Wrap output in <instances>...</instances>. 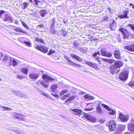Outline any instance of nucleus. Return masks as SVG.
Here are the masks:
<instances>
[{
    "instance_id": "f257e3e1",
    "label": "nucleus",
    "mask_w": 134,
    "mask_h": 134,
    "mask_svg": "<svg viewBox=\"0 0 134 134\" xmlns=\"http://www.w3.org/2000/svg\"><path fill=\"white\" fill-rule=\"evenodd\" d=\"M119 117L122 121L126 122L129 119V116L127 114H125L122 113H120L119 114Z\"/></svg>"
},
{
    "instance_id": "f03ea898",
    "label": "nucleus",
    "mask_w": 134,
    "mask_h": 134,
    "mask_svg": "<svg viewBox=\"0 0 134 134\" xmlns=\"http://www.w3.org/2000/svg\"><path fill=\"white\" fill-rule=\"evenodd\" d=\"M129 72L127 71H124L121 72L119 76V78L121 80L124 81L128 79Z\"/></svg>"
},
{
    "instance_id": "7ed1b4c3",
    "label": "nucleus",
    "mask_w": 134,
    "mask_h": 134,
    "mask_svg": "<svg viewBox=\"0 0 134 134\" xmlns=\"http://www.w3.org/2000/svg\"><path fill=\"white\" fill-rule=\"evenodd\" d=\"M100 52L101 55L103 56H105L109 58H110L112 56V55L111 52L107 51L105 48L102 49L101 50Z\"/></svg>"
},
{
    "instance_id": "20e7f679",
    "label": "nucleus",
    "mask_w": 134,
    "mask_h": 134,
    "mask_svg": "<svg viewBox=\"0 0 134 134\" xmlns=\"http://www.w3.org/2000/svg\"><path fill=\"white\" fill-rule=\"evenodd\" d=\"M108 126L110 131H113L116 128V123L115 121L111 120L110 121Z\"/></svg>"
},
{
    "instance_id": "39448f33",
    "label": "nucleus",
    "mask_w": 134,
    "mask_h": 134,
    "mask_svg": "<svg viewBox=\"0 0 134 134\" xmlns=\"http://www.w3.org/2000/svg\"><path fill=\"white\" fill-rule=\"evenodd\" d=\"M102 104L101 102H99L97 106L96 110L97 112V113L99 115H103L104 114V111L102 109L101 107V106H103V104Z\"/></svg>"
},
{
    "instance_id": "423d86ee",
    "label": "nucleus",
    "mask_w": 134,
    "mask_h": 134,
    "mask_svg": "<svg viewBox=\"0 0 134 134\" xmlns=\"http://www.w3.org/2000/svg\"><path fill=\"white\" fill-rule=\"evenodd\" d=\"M103 107L104 108L110 111L109 114L111 115H114L115 111L111 108H110L109 106L105 104H103Z\"/></svg>"
},
{
    "instance_id": "0eeeda50",
    "label": "nucleus",
    "mask_w": 134,
    "mask_h": 134,
    "mask_svg": "<svg viewBox=\"0 0 134 134\" xmlns=\"http://www.w3.org/2000/svg\"><path fill=\"white\" fill-rule=\"evenodd\" d=\"M12 29L14 30L17 32H21L25 34H27V33L26 32L23 30L21 29V27H16V26H13Z\"/></svg>"
},
{
    "instance_id": "6e6552de",
    "label": "nucleus",
    "mask_w": 134,
    "mask_h": 134,
    "mask_svg": "<svg viewBox=\"0 0 134 134\" xmlns=\"http://www.w3.org/2000/svg\"><path fill=\"white\" fill-rule=\"evenodd\" d=\"M10 64H12L14 66L17 65L18 63V60L11 57H10Z\"/></svg>"
},
{
    "instance_id": "1a4fd4ad",
    "label": "nucleus",
    "mask_w": 134,
    "mask_h": 134,
    "mask_svg": "<svg viewBox=\"0 0 134 134\" xmlns=\"http://www.w3.org/2000/svg\"><path fill=\"white\" fill-rule=\"evenodd\" d=\"M12 92L14 95L18 96L23 97H25V95L24 93L20 92L19 91L13 90L12 91Z\"/></svg>"
},
{
    "instance_id": "9d476101",
    "label": "nucleus",
    "mask_w": 134,
    "mask_h": 134,
    "mask_svg": "<svg viewBox=\"0 0 134 134\" xmlns=\"http://www.w3.org/2000/svg\"><path fill=\"white\" fill-rule=\"evenodd\" d=\"M84 116L86 119L93 122H94L96 121L95 118L87 114H85Z\"/></svg>"
},
{
    "instance_id": "9b49d317",
    "label": "nucleus",
    "mask_w": 134,
    "mask_h": 134,
    "mask_svg": "<svg viewBox=\"0 0 134 134\" xmlns=\"http://www.w3.org/2000/svg\"><path fill=\"white\" fill-rule=\"evenodd\" d=\"M84 116L86 119L93 122H94L96 121L95 118L87 114H85Z\"/></svg>"
},
{
    "instance_id": "f8f14e48",
    "label": "nucleus",
    "mask_w": 134,
    "mask_h": 134,
    "mask_svg": "<svg viewBox=\"0 0 134 134\" xmlns=\"http://www.w3.org/2000/svg\"><path fill=\"white\" fill-rule=\"evenodd\" d=\"M35 48L36 49L44 53H46L48 51L47 49L45 46H40L37 45L36 47Z\"/></svg>"
},
{
    "instance_id": "ddd939ff",
    "label": "nucleus",
    "mask_w": 134,
    "mask_h": 134,
    "mask_svg": "<svg viewBox=\"0 0 134 134\" xmlns=\"http://www.w3.org/2000/svg\"><path fill=\"white\" fill-rule=\"evenodd\" d=\"M12 115L17 119L22 120V121H24L25 120V119L21 117V116H24L22 114L17 113L15 112H13L12 113Z\"/></svg>"
},
{
    "instance_id": "4468645a",
    "label": "nucleus",
    "mask_w": 134,
    "mask_h": 134,
    "mask_svg": "<svg viewBox=\"0 0 134 134\" xmlns=\"http://www.w3.org/2000/svg\"><path fill=\"white\" fill-rule=\"evenodd\" d=\"M37 83L40 86H41L47 88L48 86V84L47 83L41 80H39Z\"/></svg>"
},
{
    "instance_id": "2eb2a0df",
    "label": "nucleus",
    "mask_w": 134,
    "mask_h": 134,
    "mask_svg": "<svg viewBox=\"0 0 134 134\" xmlns=\"http://www.w3.org/2000/svg\"><path fill=\"white\" fill-rule=\"evenodd\" d=\"M128 129L131 132H134V122H131L128 124Z\"/></svg>"
},
{
    "instance_id": "dca6fc26",
    "label": "nucleus",
    "mask_w": 134,
    "mask_h": 134,
    "mask_svg": "<svg viewBox=\"0 0 134 134\" xmlns=\"http://www.w3.org/2000/svg\"><path fill=\"white\" fill-rule=\"evenodd\" d=\"M39 76V75L38 73H32L30 74L29 76L30 78L32 80L37 79Z\"/></svg>"
},
{
    "instance_id": "f3484780",
    "label": "nucleus",
    "mask_w": 134,
    "mask_h": 134,
    "mask_svg": "<svg viewBox=\"0 0 134 134\" xmlns=\"http://www.w3.org/2000/svg\"><path fill=\"white\" fill-rule=\"evenodd\" d=\"M71 110L72 111L71 112L75 114L80 115L82 114V111L80 109H71Z\"/></svg>"
},
{
    "instance_id": "a211bd4d",
    "label": "nucleus",
    "mask_w": 134,
    "mask_h": 134,
    "mask_svg": "<svg viewBox=\"0 0 134 134\" xmlns=\"http://www.w3.org/2000/svg\"><path fill=\"white\" fill-rule=\"evenodd\" d=\"M42 77L43 79L46 82L48 81L53 80L55 79H54L48 76L46 74H43Z\"/></svg>"
},
{
    "instance_id": "6ab92c4d",
    "label": "nucleus",
    "mask_w": 134,
    "mask_h": 134,
    "mask_svg": "<svg viewBox=\"0 0 134 134\" xmlns=\"http://www.w3.org/2000/svg\"><path fill=\"white\" fill-rule=\"evenodd\" d=\"M128 12H129L127 11H125L123 13V14L118 15V16L119 18H120L121 19H123L125 18H128V17L127 16V15Z\"/></svg>"
},
{
    "instance_id": "aec40b11",
    "label": "nucleus",
    "mask_w": 134,
    "mask_h": 134,
    "mask_svg": "<svg viewBox=\"0 0 134 134\" xmlns=\"http://www.w3.org/2000/svg\"><path fill=\"white\" fill-rule=\"evenodd\" d=\"M125 48L129 51L134 52V44L126 46L125 47Z\"/></svg>"
},
{
    "instance_id": "412c9836",
    "label": "nucleus",
    "mask_w": 134,
    "mask_h": 134,
    "mask_svg": "<svg viewBox=\"0 0 134 134\" xmlns=\"http://www.w3.org/2000/svg\"><path fill=\"white\" fill-rule=\"evenodd\" d=\"M3 20L6 21H8L11 23H12L13 22V19L11 17L6 14L5 15Z\"/></svg>"
},
{
    "instance_id": "4be33fe9",
    "label": "nucleus",
    "mask_w": 134,
    "mask_h": 134,
    "mask_svg": "<svg viewBox=\"0 0 134 134\" xmlns=\"http://www.w3.org/2000/svg\"><path fill=\"white\" fill-rule=\"evenodd\" d=\"M114 57L117 59H120V52L119 50H116L114 53Z\"/></svg>"
},
{
    "instance_id": "5701e85b",
    "label": "nucleus",
    "mask_w": 134,
    "mask_h": 134,
    "mask_svg": "<svg viewBox=\"0 0 134 134\" xmlns=\"http://www.w3.org/2000/svg\"><path fill=\"white\" fill-rule=\"evenodd\" d=\"M70 56L72 58L76 59L79 62H81L82 61V59L81 58L73 54H70Z\"/></svg>"
},
{
    "instance_id": "b1692460",
    "label": "nucleus",
    "mask_w": 134,
    "mask_h": 134,
    "mask_svg": "<svg viewBox=\"0 0 134 134\" xmlns=\"http://www.w3.org/2000/svg\"><path fill=\"white\" fill-rule=\"evenodd\" d=\"M30 4L28 2H24L21 4V8L23 9L24 10L28 7Z\"/></svg>"
},
{
    "instance_id": "393cba45",
    "label": "nucleus",
    "mask_w": 134,
    "mask_h": 134,
    "mask_svg": "<svg viewBox=\"0 0 134 134\" xmlns=\"http://www.w3.org/2000/svg\"><path fill=\"white\" fill-rule=\"evenodd\" d=\"M114 64L117 68H120L123 65L122 63L120 61H116L114 63Z\"/></svg>"
},
{
    "instance_id": "a878e982",
    "label": "nucleus",
    "mask_w": 134,
    "mask_h": 134,
    "mask_svg": "<svg viewBox=\"0 0 134 134\" xmlns=\"http://www.w3.org/2000/svg\"><path fill=\"white\" fill-rule=\"evenodd\" d=\"M116 67L114 65H111L110 67V70L111 72L113 74L115 72V71L117 69Z\"/></svg>"
},
{
    "instance_id": "bb28decb",
    "label": "nucleus",
    "mask_w": 134,
    "mask_h": 134,
    "mask_svg": "<svg viewBox=\"0 0 134 134\" xmlns=\"http://www.w3.org/2000/svg\"><path fill=\"white\" fill-rule=\"evenodd\" d=\"M101 59L103 61L110 63H113L114 61V60L113 59H105L102 58H101Z\"/></svg>"
},
{
    "instance_id": "cd10ccee",
    "label": "nucleus",
    "mask_w": 134,
    "mask_h": 134,
    "mask_svg": "<svg viewBox=\"0 0 134 134\" xmlns=\"http://www.w3.org/2000/svg\"><path fill=\"white\" fill-rule=\"evenodd\" d=\"M40 15L42 17L45 16L47 13V10L44 9L41 10L39 12Z\"/></svg>"
},
{
    "instance_id": "c85d7f7f",
    "label": "nucleus",
    "mask_w": 134,
    "mask_h": 134,
    "mask_svg": "<svg viewBox=\"0 0 134 134\" xmlns=\"http://www.w3.org/2000/svg\"><path fill=\"white\" fill-rule=\"evenodd\" d=\"M58 86L57 84H53L51 86V90L53 92H55Z\"/></svg>"
},
{
    "instance_id": "c756f323",
    "label": "nucleus",
    "mask_w": 134,
    "mask_h": 134,
    "mask_svg": "<svg viewBox=\"0 0 134 134\" xmlns=\"http://www.w3.org/2000/svg\"><path fill=\"white\" fill-rule=\"evenodd\" d=\"M126 125H124L119 124L118 125L117 128L122 132L125 129Z\"/></svg>"
},
{
    "instance_id": "7c9ffc66",
    "label": "nucleus",
    "mask_w": 134,
    "mask_h": 134,
    "mask_svg": "<svg viewBox=\"0 0 134 134\" xmlns=\"http://www.w3.org/2000/svg\"><path fill=\"white\" fill-rule=\"evenodd\" d=\"M83 97L85 99H86L87 100H93L94 99V97L90 96L88 94L85 95Z\"/></svg>"
},
{
    "instance_id": "2f4dec72",
    "label": "nucleus",
    "mask_w": 134,
    "mask_h": 134,
    "mask_svg": "<svg viewBox=\"0 0 134 134\" xmlns=\"http://www.w3.org/2000/svg\"><path fill=\"white\" fill-rule=\"evenodd\" d=\"M0 107L1 109H2L3 111L5 110L9 111L12 110V109H11L10 108L8 107L3 106H0Z\"/></svg>"
},
{
    "instance_id": "473e14b6",
    "label": "nucleus",
    "mask_w": 134,
    "mask_h": 134,
    "mask_svg": "<svg viewBox=\"0 0 134 134\" xmlns=\"http://www.w3.org/2000/svg\"><path fill=\"white\" fill-rule=\"evenodd\" d=\"M28 70L26 68H23L21 69V71L24 74L27 75V74Z\"/></svg>"
},
{
    "instance_id": "72a5a7b5",
    "label": "nucleus",
    "mask_w": 134,
    "mask_h": 134,
    "mask_svg": "<svg viewBox=\"0 0 134 134\" xmlns=\"http://www.w3.org/2000/svg\"><path fill=\"white\" fill-rule=\"evenodd\" d=\"M68 92L69 91L68 90H65L62 91L61 92H60L59 93V95L60 96H62L64 94Z\"/></svg>"
},
{
    "instance_id": "f704fd0d",
    "label": "nucleus",
    "mask_w": 134,
    "mask_h": 134,
    "mask_svg": "<svg viewBox=\"0 0 134 134\" xmlns=\"http://www.w3.org/2000/svg\"><path fill=\"white\" fill-rule=\"evenodd\" d=\"M24 43L30 47H31L32 46L31 43L30 41H24Z\"/></svg>"
},
{
    "instance_id": "c9c22d12",
    "label": "nucleus",
    "mask_w": 134,
    "mask_h": 134,
    "mask_svg": "<svg viewBox=\"0 0 134 134\" xmlns=\"http://www.w3.org/2000/svg\"><path fill=\"white\" fill-rule=\"evenodd\" d=\"M35 41L37 42H40L41 43H44V42L43 40L39 38H38V37H36L35 39Z\"/></svg>"
},
{
    "instance_id": "e433bc0d",
    "label": "nucleus",
    "mask_w": 134,
    "mask_h": 134,
    "mask_svg": "<svg viewBox=\"0 0 134 134\" xmlns=\"http://www.w3.org/2000/svg\"><path fill=\"white\" fill-rule=\"evenodd\" d=\"M122 133L121 131L117 128L115 131L114 134H122Z\"/></svg>"
},
{
    "instance_id": "4c0bfd02",
    "label": "nucleus",
    "mask_w": 134,
    "mask_h": 134,
    "mask_svg": "<svg viewBox=\"0 0 134 134\" xmlns=\"http://www.w3.org/2000/svg\"><path fill=\"white\" fill-rule=\"evenodd\" d=\"M10 57L8 55L5 54L3 56V59L4 60H7L10 59Z\"/></svg>"
},
{
    "instance_id": "58836bf2",
    "label": "nucleus",
    "mask_w": 134,
    "mask_h": 134,
    "mask_svg": "<svg viewBox=\"0 0 134 134\" xmlns=\"http://www.w3.org/2000/svg\"><path fill=\"white\" fill-rule=\"evenodd\" d=\"M116 25L114 24V23H113L111 25H110V26L111 29L112 30H113L116 27Z\"/></svg>"
},
{
    "instance_id": "ea45409f",
    "label": "nucleus",
    "mask_w": 134,
    "mask_h": 134,
    "mask_svg": "<svg viewBox=\"0 0 134 134\" xmlns=\"http://www.w3.org/2000/svg\"><path fill=\"white\" fill-rule=\"evenodd\" d=\"M85 63L88 65L89 66L91 67L92 64L93 63V62H91L90 61H88V60H86L85 61Z\"/></svg>"
},
{
    "instance_id": "a19ab883",
    "label": "nucleus",
    "mask_w": 134,
    "mask_h": 134,
    "mask_svg": "<svg viewBox=\"0 0 134 134\" xmlns=\"http://www.w3.org/2000/svg\"><path fill=\"white\" fill-rule=\"evenodd\" d=\"M74 98V96H73L70 97L67 100L65 101V103H66L68 102L69 101H70L71 100H72Z\"/></svg>"
},
{
    "instance_id": "79ce46f5",
    "label": "nucleus",
    "mask_w": 134,
    "mask_h": 134,
    "mask_svg": "<svg viewBox=\"0 0 134 134\" xmlns=\"http://www.w3.org/2000/svg\"><path fill=\"white\" fill-rule=\"evenodd\" d=\"M12 131L14 132L15 133L17 134H23L21 132L19 131L15 130H12Z\"/></svg>"
},
{
    "instance_id": "37998d69",
    "label": "nucleus",
    "mask_w": 134,
    "mask_h": 134,
    "mask_svg": "<svg viewBox=\"0 0 134 134\" xmlns=\"http://www.w3.org/2000/svg\"><path fill=\"white\" fill-rule=\"evenodd\" d=\"M92 68H94L96 69H98V66L95 63H93L92 66L91 67Z\"/></svg>"
},
{
    "instance_id": "c03bdc74",
    "label": "nucleus",
    "mask_w": 134,
    "mask_h": 134,
    "mask_svg": "<svg viewBox=\"0 0 134 134\" xmlns=\"http://www.w3.org/2000/svg\"><path fill=\"white\" fill-rule=\"evenodd\" d=\"M22 24L23 26L27 29H29V27L26 23L24 22L21 21Z\"/></svg>"
},
{
    "instance_id": "a18cd8bd",
    "label": "nucleus",
    "mask_w": 134,
    "mask_h": 134,
    "mask_svg": "<svg viewBox=\"0 0 134 134\" xmlns=\"http://www.w3.org/2000/svg\"><path fill=\"white\" fill-rule=\"evenodd\" d=\"M100 57H96L95 58V59H96V60L98 62L99 64H101V61L100 60Z\"/></svg>"
},
{
    "instance_id": "49530a36",
    "label": "nucleus",
    "mask_w": 134,
    "mask_h": 134,
    "mask_svg": "<svg viewBox=\"0 0 134 134\" xmlns=\"http://www.w3.org/2000/svg\"><path fill=\"white\" fill-rule=\"evenodd\" d=\"M124 37L125 39V38H127L129 36V34L128 33H124Z\"/></svg>"
},
{
    "instance_id": "de8ad7c7",
    "label": "nucleus",
    "mask_w": 134,
    "mask_h": 134,
    "mask_svg": "<svg viewBox=\"0 0 134 134\" xmlns=\"http://www.w3.org/2000/svg\"><path fill=\"white\" fill-rule=\"evenodd\" d=\"M41 94L46 96L48 98L49 97V96L48 93L43 92H42L41 93Z\"/></svg>"
},
{
    "instance_id": "09e8293b",
    "label": "nucleus",
    "mask_w": 134,
    "mask_h": 134,
    "mask_svg": "<svg viewBox=\"0 0 134 134\" xmlns=\"http://www.w3.org/2000/svg\"><path fill=\"white\" fill-rule=\"evenodd\" d=\"M50 32L51 33L54 34H57L56 31L55 30H54V29H51V30Z\"/></svg>"
},
{
    "instance_id": "8fccbe9b",
    "label": "nucleus",
    "mask_w": 134,
    "mask_h": 134,
    "mask_svg": "<svg viewBox=\"0 0 134 134\" xmlns=\"http://www.w3.org/2000/svg\"><path fill=\"white\" fill-rule=\"evenodd\" d=\"M129 85L130 86H134V81H131L129 83Z\"/></svg>"
},
{
    "instance_id": "3c124183",
    "label": "nucleus",
    "mask_w": 134,
    "mask_h": 134,
    "mask_svg": "<svg viewBox=\"0 0 134 134\" xmlns=\"http://www.w3.org/2000/svg\"><path fill=\"white\" fill-rule=\"evenodd\" d=\"M128 26L134 31V24L133 25L129 24L128 25Z\"/></svg>"
},
{
    "instance_id": "603ef678",
    "label": "nucleus",
    "mask_w": 134,
    "mask_h": 134,
    "mask_svg": "<svg viewBox=\"0 0 134 134\" xmlns=\"http://www.w3.org/2000/svg\"><path fill=\"white\" fill-rule=\"evenodd\" d=\"M110 19L109 18V17L108 16L106 17L103 20L104 21H110Z\"/></svg>"
},
{
    "instance_id": "864d4df0",
    "label": "nucleus",
    "mask_w": 134,
    "mask_h": 134,
    "mask_svg": "<svg viewBox=\"0 0 134 134\" xmlns=\"http://www.w3.org/2000/svg\"><path fill=\"white\" fill-rule=\"evenodd\" d=\"M34 1L35 2L36 4L37 5H39L40 3H41L40 1H37V0H34Z\"/></svg>"
},
{
    "instance_id": "5fc2aeb1",
    "label": "nucleus",
    "mask_w": 134,
    "mask_h": 134,
    "mask_svg": "<svg viewBox=\"0 0 134 134\" xmlns=\"http://www.w3.org/2000/svg\"><path fill=\"white\" fill-rule=\"evenodd\" d=\"M30 15L31 16H34L35 17H36L37 16V14L36 12H34L32 13H29Z\"/></svg>"
},
{
    "instance_id": "6e6d98bb",
    "label": "nucleus",
    "mask_w": 134,
    "mask_h": 134,
    "mask_svg": "<svg viewBox=\"0 0 134 134\" xmlns=\"http://www.w3.org/2000/svg\"><path fill=\"white\" fill-rule=\"evenodd\" d=\"M24 38V37H19L18 40L20 42H22L23 41V39Z\"/></svg>"
},
{
    "instance_id": "4d7b16f0",
    "label": "nucleus",
    "mask_w": 134,
    "mask_h": 134,
    "mask_svg": "<svg viewBox=\"0 0 134 134\" xmlns=\"http://www.w3.org/2000/svg\"><path fill=\"white\" fill-rule=\"evenodd\" d=\"M78 93L80 94H85L86 93L84 92H83L81 90H79Z\"/></svg>"
},
{
    "instance_id": "13d9d810",
    "label": "nucleus",
    "mask_w": 134,
    "mask_h": 134,
    "mask_svg": "<svg viewBox=\"0 0 134 134\" xmlns=\"http://www.w3.org/2000/svg\"><path fill=\"white\" fill-rule=\"evenodd\" d=\"M119 30L123 34H124L125 32H124V31H125V29L123 28H121L119 29Z\"/></svg>"
},
{
    "instance_id": "bf43d9fd",
    "label": "nucleus",
    "mask_w": 134,
    "mask_h": 134,
    "mask_svg": "<svg viewBox=\"0 0 134 134\" xmlns=\"http://www.w3.org/2000/svg\"><path fill=\"white\" fill-rule=\"evenodd\" d=\"M17 77L18 78H19L20 79H22L24 78V77L23 76L19 75L17 76Z\"/></svg>"
},
{
    "instance_id": "052dcab7",
    "label": "nucleus",
    "mask_w": 134,
    "mask_h": 134,
    "mask_svg": "<svg viewBox=\"0 0 134 134\" xmlns=\"http://www.w3.org/2000/svg\"><path fill=\"white\" fill-rule=\"evenodd\" d=\"M5 13L4 11L3 10H0V18H1V15Z\"/></svg>"
},
{
    "instance_id": "680f3d73",
    "label": "nucleus",
    "mask_w": 134,
    "mask_h": 134,
    "mask_svg": "<svg viewBox=\"0 0 134 134\" xmlns=\"http://www.w3.org/2000/svg\"><path fill=\"white\" fill-rule=\"evenodd\" d=\"M54 51L51 50L49 51V52L48 53V54L49 55L51 54L52 53H54Z\"/></svg>"
},
{
    "instance_id": "e2e57ef3",
    "label": "nucleus",
    "mask_w": 134,
    "mask_h": 134,
    "mask_svg": "<svg viewBox=\"0 0 134 134\" xmlns=\"http://www.w3.org/2000/svg\"><path fill=\"white\" fill-rule=\"evenodd\" d=\"M66 98L65 97V96L64 95L62 97L61 99L63 100L66 99Z\"/></svg>"
},
{
    "instance_id": "0e129e2a",
    "label": "nucleus",
    "mask_w": 134,
    "mask_h": 134,
    "mask_svg": "<svg viewBox=\"0 0 134 134\" xmlns=\"http://www.w3.org/2000/svg\"><path fill=\"white\" fill-rule=\"evenodd\" d=\"M85 109L86 110H87V111H91L93 109V108H86Z\"/></svg>"
},
{
    "instance_id": "69168bd1",
    "label": "nucleus",
    "mask_w": 134,
    "mask_h": 134,
    "mask_svg": "<svg viewBox=\"0 0 134 134\" xmlns=\"http://www.w3.org/2000/svg\"><path fill=\"white\" fill-rule=\"evenodd\" d=\"M73 65L74 66H79V65L78 64H77L75 63L74 62H73V64H72V65Z\"/></svg>"
},
{
    "instance_id": "338daca9",
    "label": "nucleus",
    "mask_w": 134,
    "mask_h": 134,
    "mask_svg": "<svg viewBox=\"0 0 134 134\" xmlns=\"http://www.w3.org/2000/svg\"><path fill=\"white\" fill-rule=\"evenodd\" d=\"M73 65L74 66H79V65L78 64H77L75 63L74 62H73V64H72V65Z\"/></svg>"
},
{
    "instance_id": "774afa93",
    "label": "nucleus",
    "mask_w": 134,
    "mask_h": 134,
    "mask_svg": "<svg viewBox=\"0 0 134 134\" xmlns=\"http://www.w3.org/2000/svg\"><path fill=\"white\" fill-rule=\"evenodd\" d=\"M97 54L96 53H94L93 55V57H94V58H96V56H97Z\"/></svg>"
}]
</instances>
